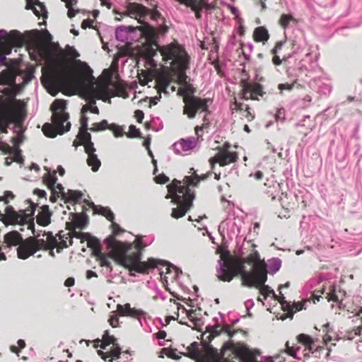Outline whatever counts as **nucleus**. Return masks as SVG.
<instances>
[{"label": "nucleus", "instance_id": "obj_6", "mask_svg": "<svg viewBox=\"0 0 362 362\" xmlns=\"http://www.w3.org/2000/svg\"><path fill=\"white\" fill-rule=\"evenodd\" d=\"M163 60H171V71L177 76V83L186 85L187 76L186 70L189 68V57L182 46L177 42H172L160 49Z\"/></svg>", "mask_w": 362, "mask_h": 362}, {"label": "nucleus", "instance_id": "obj_54", "mask_svg": "<svg viewBox=\"0 0 362 362\" xmlns=\"http://www.w3.org/2000/svg\"><path fill=\"white\" fill-rule=\"evenodd\" d=\"M109 129L112 132L115 137H120L124 134V132L122 127L115 123H112L110 124Z\"/></svg>", "mask_w": 362, "mask_h": 362}, {"label": "nucleus", "instance_id": "obj_42", "mask_svg": "<svg viewBox=\"0 0 362 362\" xmlns=\"http://www.w3.org/2000/svg\"><path fill=\"white\" fill-rule=\"evenodd\" d=\"M313 339V337L306 334H300L296 337L297 342L305 346V351L310 346Z\"/></svg>", "mask_w": 362, "mask_h": 362}, {"label": "nucleus", "instance_id": "obj_8", "mask_svg": "<svg viewBox=\"0 0 362 362\" xmlns=\"http://www.w3.org/2000/svg\"><path fill=\"white\" fill-rule=\"evenodd\" d=\"M36 205L31 203L25 210L16 211L13 206H6L5 214L0 211V220H2L6 225H24L28 224V228L34 227L33 215L35 211ZM2 247L0 245V261L6 260V257L4 252H1Z\"/></svg>", "mask_w": 362, "mask_h": 362}, {"label": "nucleus", "instance_id": "obj_28", "mask_svg": "<svg viewBox=\"0 0 362 362\" xmlns=\"http://www.w3.org/2000/svg\"><path fill=\"white\" fill-rule=\"evenodd\" d=\"M97 353L104 361L112 362L113 359H117L120 357L121 348L118 344L112 346V349L109 352H104L102 350H98Z\"/></svg>", "mask_w": 362, "mask_h": 362}, {"label": "nucleus", "instance_id": "obj_60", "mask_svg": "<svg viewBox=\"0 0 362 362\" xmlns=\"http://www.w3.org/2000/svg\"><path fill=\"white\" fill-rule=\"evenodd\" d=\"M297 84V81H295L291 83H280L278 85L279 90L282 92L283 90H291L295 85Z\"/></svg>", "mask_w": 362, "mask_h": 362}, {"label": "nucleus", "instance_id": "obj_39", "mask_svg": "<svg viewBox=\"0 0 362 362\" xmlns=\"http://www.w3.org/2000/svg\"><path fill=\"white\" fill-rule=\"evenodd\" d=\"M87 164L91 167V170L93 172H97L101 165V162L95 153L88 156Z\"/></svg>", "mask_w": 362, "mask_h": 362}, {"label": "nucleus", "instance_id": "obj_34", "mask_svg": "<svg viewBox=\"0 0 362 362\" xmlns=\"http://www.w3.org/2000/svg\"><path fill=\"white\" fill-rule=\"evenodd\" d=\"M82 197L83 194L81 191L68 189L67 192L66 193V197L63 199H64L65 202L76 203L80 199H81Z\"/></svg>", "mask_w": 362, "mask_h": 362}, {"label": "nucleus", "instance_id": "obj_13", "mask_svg": "<svg viewBox=\"0 0 362 362\" xmlns=\"http://www.w3.org/2000/svg\"><path fill=\"white\" fill-rule=\"evenodd\" d=\"M228 144H224L221 148H218V152L214 156L209 158V162L214 168V165L218 163L220 166L228 165L231 163L237 162L238 160V153L236 151L230 150Z\"/></svg>", "mask_w": 362, "mask_h": 362}, {"label": "nucleus", "instance_id": "obj_3", "mask_svg": "<svg viewBox=\"0 0 362 362\" xmlns=\"http://www.w3.org/2000/svg\"><path fill=\"white\" fill-rule=\"evenodd\" d=\"M246 245L241 257L233 255L228 250H221L220 258L223 267L221 272H278L280 269L281 261L279 258H272L267 263L252 240L247 241Z\"/></svg>", "mask_w": 362, "mask_h": 362}, {"label": "nucleus", "instance_id": "obj_56", "mask_svg": "<svg viewBox=\"0 0 362 362\" xmlns=\"http://www.w3.org/2000/svg\"><path fill=\"white\" fill-rule=\"evenodd\" d=\"M281 308L284 311L287 312V317H293V315L294 314L293 311V306L292 304H291L289 302H281Z\"/></svg>", "mask_w": 362, "mask_h": 362}, {"label": "nucleus", "instance_id": "obj_50", "mask_svg": "<svg viewBox=\"0 0 362 362\" xmlns=\"http://www.w3.org/2000/svg\"><path fill=\"white\" fill-rule=\"evenodd\" d=\"M258 288L259 290V293L263 296L264 300H266L267 298L271 294L273 295L274 298L276 297V294H275L274 290H272L269 286L265 285L264 284L262 286H260Z\"/></svg>", "mask_w": 362, "mask_h": 362}, {"label": "nucleus", "instance_id": "obj_32", "mask_svg": "<svg viewBox=\"0 0 362 362\" xmlns=\"http://www.w3.org/2000/svg\"><path fill=\"white\" fill-rule=\"evenodd\" d=\"M93 206V211L95 213L98 214L105 216L108 221L112 222L115 219V214L108 206H95L93 203H91Z\"/></svg>", "mask_w": 362, "mask_h": 362}, {"label": "nucleus", "instance_id": "obj_25", "mask_svg": "<svg viewBox=\"0 0 362 362\" xmlns=\"http://www.w3.org/2000/svg\"><path fill=\"white\" fill-rule=\"evenodd\" d=\"M117 310L122 316H129L134 318H139L144 315L141 310L131 308L129 303H126L124 305L118 304L117 305Z\"/></svg>", "mask_w": 362, "mask_h": 362}, {"label": "nucleus", "instance_id": "obj_14", "mask_svg": "<svg viewBox=\"0 0 362 362\" xmlns=\"http://www.w3.org/2000/svg\"><path fill=\"white\" fill-rule=\"evenodd\" d=\"M209 98L202 99L200 98L185 97L183 102L185 103L183 112L187 115L189 119L195 117L198 111L205 112L208 110Z\"/></svg>", "mask_w": 362, "mask_h": 362}, {"label": "nucleus", "instance_id": "obj_5", "mask_svg": "<svg viewBox=\"0 0 362 362\" xmlns=\"http://www.w3.org/2000/svg\"><path fill=\"white\" fill-rule=\"evenodd\" d=\"M200 177L194 174V176H185L184 183L174 179L167 186L168 194L166 199H171L172 202L177 205L176 208L172 209L171 216L178 219L185 216L193 206V200L195 194L189 188L190 186L196 187L200 182Z\"/></svg>", "mask_w": 362, "mask_h": 362}, {"label": "nucleus", "instance_id": "obj_61", "mask_svg": "<svg viewBox=\"0 0 362 362\" xmlns=\"http://www.w3.org/2000/svg\"><path fill=\"white\" fill-rule=\"evenodd\" d=\"M86 153L88 156L95 154L96 149L94 147V144L92 141L83 144Z\"/></svg>", "mask_w": 362, "mask_h": 362}, {"label": "nucleus", "instance_id": "obj_55", "mask_svg": "<svg viewBox=\"0 0 362 362\" xmlns=\"http://www.w3.org/2000/svg\"><path fill=\"white\" fill-rule=\"evenodd\" d=\"M102 339L109 345L115 346L117 344V339L113 335H110L108 331H105L103 334Z\"/></svg>", "mask_w": 362, "mask_h": 362}, {"label": "nucleus", "instance_id": "obj_33", "mask_svg": "<svg viewBox=\"0 0 362 362\" xmlns=\"http://www.w3.org/2000/svg\"><path fill=\"white\" fill-rule=\"evenodd\" d=\"M188 6L194 11L197 19H200L202 18L201 11L203 8H209V5L205 0H195Z\"/></svg>", "mask_w": 362, "mask_h": 362}, {"label": "nucleus", "instance_id": "obj_7", "mask_svg": "<svg viewBox=\"0 0 362 362\" xmlns=\"http://www.w3.org/2000/svg\"><path fill=\"white\" fill-rule=\"evenodd\" d=\"M66 105L65 100L59 99L52 103L50 107L52 112V124L45 123L42 129L46 136L54 138L57 134L62 135L69 131L71 123L67 122L69 115L65 112Z\"/></svg>", "mask_w": 362, "mask_h": 362}, {"label": "nucleus", "instance_id": "obj_17", "mask_svg": "<svg viewBox=\"0 0 362 362\" xmlns=\"http://www.w3.org/2000/svg\"><path fill=\"white\" fill-rule=\"evenodd\" d=\"M23 119L21 118V112L18 110L1 111L0 112V131L2 133H8V127L11 123H21Z\"/></svg>", "mask_w": 362, "mask_h": 362}, {"label": "nucleus", "instance_id": "obj_26", "mask_svg": "<svg viewBox=\"0 0 362 362\" xmlns=\"http://www.w3.org/2000/svg\"><path fill=\"white\" fill-rule=\"evenodd\" d=\"M25 8L26 9H31L37 17L42 16L43 18H47V17L45 6L38 0H28Z\"/></svg>", "mask_w": 362, "mask_h": 362}, {"label": "nucleus", "instance_id": "obj_40", "mask_svg": "<svg viewBox=\"0 0 362 362\" xmlns=\"http://www.w3.org/2000/svg\"><path fill=\"white\" fill-rule=\"evenodd\" d=\"M76 228L72 227V226H68L67 229H69L71 232L69 234V245H71L73 243L72 238H76L78 239H81V242L85 240L86 237L87 236L88 233H82V232H78L76 230Z\"/></svg>", "mask_w": 362, "mask_h": 362}, {"label": "nucleus", "instance_id": "obj_37", "mask_svg": "<svg viewBox=\"0 0 362 362\" xmlns=\"http://www.w3.org/2000/svg\"><path fill=\"white\" fill-rule=\"evenodd\" d=\"M206 332L209 334L206 337V341L211 342L216 337L218 336L221 333V327L219 325L215 326H207L206 327Z\"/></svg>", "mask_w": 362, "mask_h": 362}, {"label": "nucleus", "instance_id": "obj_18", "mask_svg": "<svg viewBox=\"0 0 362 362\" xmlns=\"http://www.w3.org/2000/svg\"><path fill=\"white\" fill-rule=\"evenodd\" d=\"M281 191V184L274 177L267 178L262 188L263 199L265 201H274Z\"/></svg>", "mask_w": 362, "mask_h": 362}, {"label": "nucleus", "instance_id": "obj_31", "mask_svg": "<svg viewBox=\"0 0 362 362\" xmlns=\"http://www.w3.org/2000/svg\"><path fill=\"white\" fill-rule=\"evenodd\" d=\"M171 82L170 76L167 75H162L156 79V89L158 93L160 94L161 92L166 93L167 88Z\"/></svg>", "mask_w": 362, "mask_h": 362}, {"label": "nucleus", "instance_id": "obj_24", "mask_svg": "<svg viewBox=\"0 0 362 362\" xmlns=\"http://www.w3.org/2000/svg\"><path fill=\"white\" fill-rule=\"evenodd\" d=\"M330 340L331 337L329 336L325 337L323 338L322 345H320V341L317 339H314L310 346L307 348L306 351L313 354L315 358H320L322 353L326 350L325 345Z\"/></svg>", "mask_w": 362, "mask_h": 362}, {"label": "nucleus", "instance_id": "obj_4", "mask_svg": "<svg viewBox=\"0 0 362 362\" xmlns=\"http://www.w3.org/2000/svg\"><path fill=\"white\" fill-rule=\"evenodd\" d=\"M187 356L196 359L197 362H235L233 358H239L240 362H255L258 351L250 349L242 342L235 343L230 340L226 342L221 350V353L213 347H209L204 355H201L198 344L193 342L187 348Z\"/></svg>", "mask_w": 362, "mask_h": 362}, {"label": "nucleus", "instance_id": "obj_44", "mask_svg": "<svg viewBox=\"0 0 362 362\" xmlns=\"http://www.w3.org/2000/svg\"><path fill=\"white\" fill-rule=\"evenodd\" d=\"M177 144L180 146L181 149L184 151H187L193 148L196 144L195 139L194 138L188 139H181Z\"/></svg>", "mask_w": 362, "mask_h": 362}, {"label": "nucleus", "instance_id": "obj_21", "mask_svg": "<svg viewBox=\"0 0 362 362\" xmlns=\"http://www.w3.org/2000/svg\"><path fill=\"white\" fill-rule=\"evenodd\" d=\"M46 235V240L43 238L39 239L33 236L30 237L33 247H35V252L40 250H48L49 248L55 247L57 245V239L52 235V233L49 232L47 233Z\"/></svg>", "mask_w": 362, "mask_h": 362}, {"label": "nucleus", "instance_id": "obj_62", "mask_svg": "<svg viewBox=\"0 0 362 362\" xmlns=\"http://www.w3.org/2000/svg\"><path fill=\"white\" fill-rule=\"evenodd\" d=\"M299 346L295 347L294 346H290L289 341H287L286 344V353L293 357H296V351L299 350Z\"/></svg>", "mask_w": 362, "mask_h": 362}, {"label": "nucleus", "instance_id": "obj_52", "mask_svg": "<svg viewBox=\"0 0 362 362\" xmlns=\"http://www.w3.org/2000/svg\"><path fill=\"white\" fill-rule=\"evenodd\" d=\"M288 42L289 47L292 52L288 53L287 55H284V59H288L291 58L299 49V45H298L296 40H289Z\"/></svg>", "mask_w": 362, "mask_h": 362}, {"label": "nucleus", "instance_id": "obj_51", "mask_svg": "<svg viewBox=\"0 0 362 362\" xmlns=\"http://www.w3.org/2000/svg\"><path fill=\"white\" fill-rule=\"evenodd\" d=\"M217 279L223 282H230L234 277H238L235 273H218Z\"/></svg>", "mask_w": 362, "mask_h": 362}, {"label": "nucleus", "instance_id": "obj_11", "mask_svg": "<svg viewBox=\"0 0 362 362\" xmlns=\"http://www.w3.org/2000/svg\"><path fill=\"white\" fill-rule=\"evenodd\" d=\"M124 29L128 33H133L136 29L141 31V35L146 38V42L152 46H157V40L158 35H164L168 33L169 27L166 25H162L157 29L150 25L147 23H144L143 25L134 28L133 26L124 27Z\"/></svg>", "mask_w": 362, "mask_h": 362}, {"label": "nucleus", "instance_id": "obj_1", "mask_svg": "<svg viewBox=\"0 0 362 362\" xmlns=\"http://www.w3.org/2000/svg\"><path fill=\"white\" fill-rule=\"evenodd\" d=\"M67 57L74 59L79 57V53L74 47L66 45L64 49H60L56 54L47 79L50 88L49 93L53 96L56 95L60 88H67L74 81L84 84L94 79L91 69L80 60L76 62L79 66L76 67L77 75L74 77L71 73L73 63Z\"/></svg>", "mask_w": 362, "mask_h": 362}, {"label": "nucleus", "instance_id": "obj_45", "mask_svg": "<svg viewBox=\"0 0 362 362\" xmlns=\"http://www.w3.org/2000/svg\"><path fill=\"white\" fill-rule=\"evenodd\" d=\"M110 124L106 119H103L100 122L93 123L92 127L89 129L91 132H100L105 129H109Z\"/></svg>", "mask_w": 362, "mask_h": 362}, {"label": "nucleus", "instance_id": "obj_38", "mask_svg": "<svg viewBox=\"0 0 362 362\" xmlns=\"http://www.w3.org/2000/svg\"><path fill=\"white\" fill-rule=\"evenodd\" d=\"M15 83V76L10 71H4L0 74L1 85H12Z\"/></svg>", "mask_w": 362, "mask_h": 362}, {"label": "nucleus", "instance_id": "obj_27", "mask_svg": "<svg viewBox=\"0 0 362 362\" xmlns=\"http://www.w3.org/2000/svg\"><path fill=\"white\" fill-rule=\"evenodd\" d=\"M52 212L48 205H43L36 216V222L41 226H47L51 223Z\"/></svg>", "mask_w": 362, "mask_h": 362}, {"label": "nucleus", "instance_id": "obj_47", "mask_svg": "<svg viewBox=\"0 0 362 362\" xmlns=\"http://www.w3.org/2000/svg\"><path fill=\"white\" fill-rule=\"evenodd\" d=\"M288 195L286 193L281 192V196L279 197V202L283 209L290 210L293 208L294 203L288 201Z\"/></svg>", "mask_w": 362, "mask_h": 362}, {"label": "nucleus", "instance_id": "obj_64", "mask_svg": "<svg viewBox=\"0 0 362 362\" xmlns=\"http://www.w3.org/2000/svg\"><path fill=\"white\" fill-rule=\"evenodd\" d=\"M221 332H224V333H226L229 337H233L236 332L232 329V327L230 326V325H225L223 326V327H221Z\"/></svg>", "mask_w": 362, "mask_h": 362}, {"label": "nucleus", "instance_id": "obj_41", "mask_svg": "<svg viewBox=\"0 0 362 362\" xmlns=\"http://www.w3.org/2000/svg\"><path fill=\"white\" fill-rule=\"evenodd\" d=\"M326 298L329 302L333 301L339 303H341L342 302V297L337 294L336 288L334 286H330L329 292L327 293Z\"/></svg>", "mask_w": 362, "mask_h": 362}, {"label": "nucleus", "instance_id": "obj_53", "mask_svg": "<svg viewBox=\"0 0 362 362\" xmlns=\"http://www.w3.org/2000/svg\"><path fill=\"white\" fill-rule=\"evenodd\" d=\"M108 82L110 83L109 86L110 84H112L111 80H110V74H109L107 81H105V83H108ZM112 86L115 87V90L117 91V95L122 96L126 93L125 88L119 83H112Z\"/></svg>", "mask_w": 362, "mask_h": 362}, {"label": "nucleus", "instance_id": "obj_12", "mask_svg": "<svg viewBox=\"0 0 362 362\" xmlns=\"http://www.w3.org/2000/svg\"><path fill=\"white\" fill-rule=\"evenodd\" d=\"M240 86L241 87L240 95L246 100H259V98H263L266 94L263 86L258 82L249 81L246 78H243L240 81Z\"/></svg>", "mask_w": 362, "mask_h": 362}, {"label": "nucleus", "instance_id": "obj_20", "mask_svg": "<svg viewBox=\"0 0 362 362\" xmlns=\"http://www.w3.org/2000/svg\"><path fill=\"white\" fill-rule=\"evenodd\" d=\"M150 8L135 2L129 3L127 6L126 12L128 16L135 19H137L139 23L144 24L141 18L148 16Z\"/></svg>", "mask_w": 362, "mask_h": 362}, {"label": "nucleus", "instance_id": "obj_35", "mask_svg": "<svg viewBox=\"0 0 362 362\" xmlns=\"http://www.w3.org/2000/svg\"><path fill=\"white\" fill-rule=\"evenodd\" d=\"M57 172L53 171L52 173H48L44 175L42 177L43 183L46 185L48 189L50 190L54 189L53 187H54V185L57 182Z\"/></svg>", "mask_w": 362, "mask_h": 362}, {"label": "nucleus", "instance_id": "obj_36", "mask_svg": "<svg viewBox=\"0 0 362 362\" xmlns=\"http://www.w3.org/2000/svg\"><path fill=\"white\" fill-rule=\"evenodd\" d=\"M296 24L297 21L296 19L291 14H286L284 13L281 16L279 20V24L281 27H282L284 29H286L288 27L290 23Z\"/></svg>", "mask_w": 362, "mask_h": 362}, {"label": "nucleus", "instance_id": "obj_2", "mask_svg": "<svg viewBox=\"0 0 362 362\" xmlns=\"http://www.w3.org/2000/svg\"><path fill=\"white\" fill-rule=\"evenodd\" d=\"M107 249L110 250L112 260L127 269L129 272H146L147 269H161L165 267L166 272H182L178 267L168 261L148 258L146 262H141L142 243L136 239L133 245L122 243L112 236L106 239Z\"/></svg>", "mask_w": 362, "mask_h": 362}, {"label": "nucleus", "instance_id": "obj_16", "mask_svg": "<svg viewBox=\"0 0 362 362\" xmlns=\"http://www.w3.org/2000/svg\"><path fill=\"white\" fill-rule=\"evenodd\" d=\"M241 280V285L248 288H259L267 280L268 273H235Z\"/></svg>", "mask_w": 362, "mask_h": 362}, {"label": "nucleus", "instance_id": "obj_57", "mask_svg": "<svg viewBox=\"0 0 362 362\" xmlns=\"http://www.w3.org/2000/svg\"><path fill=\"white\" fill-rule=\"evenodd\" d=\"M141 132L134 125H130L129 127V132L126 133V136L128 138H137L141 136Z\"/></svg>", "mask_w": 362, "mask_h": 362}, {"label": "nucleus", "instance_id": "obj_58", "mask_svg": "<svg viewBox=\"0 0 362 362\" xmlns=\"http://www.w3.org/2000/svg\"><path fill=\"white\" fill-rule=\"evenodd\" d=\"M111 228H112V235L111 236H112L114 238H115V236L118 235L124 231V230L121 228V227L119 226V224L115 223L114 221H112V222H111Z\"/></svg>", "mask_w": 362, "mask_h": 362}, {"label": "nucleus", "instance_id": "obj_46", "mask_svg": "<svg viewBox=\"0 0 362 362\" xmlns=\"http://www.w3.org/2000/svg\"><path fill=\"white\" fill-rule=\"evenodd\" d=\"M178 92L184 97H192L195 92V88L189 83L184 85V87L180 88Z\"/></svg>", "mask_w": 362, "mask_h": 362}, {"label": "nucleus", "instance_id": "obj_22", "mask_svg": "<svg viewBox=\"0 0 362 362\" xmlns=\"http://www.w3.org/2000/svg\"><path fill=\"white\" fill-rule=\"evenodd\" d=\"M24 240L21 234L16 230H13L6 233L4 236L2 250H6L12 247H18Z\"/></svg>", "mask_w": 362, "mask_h": 362}, {"label": "nucleus", "instance_id": "obj_48", "mask_svg": "<svg viewBox=\"0 0 362 362\" xmlns=\"http://www.w3.org/2000/svg\"><path fill=\"white\" fill-rule=\"evenodd\" d=\"M77 138L83 145L91 141V135L88 132V130H83L82 129H79Z\"/></svg>", "mask_w": 362, "mask_h": 362}, {"label": "nucleus", "instance_id": "obj_9", "mask_svg": "<svg viewBox=\"0 0 362 362\" xmlns=\"http://www.w3.org/2000/svg\"><path fill=\"white\" fill-rule=\"evenodd\" d=\"M109 82L101 83L94 87L93 83L87 86L83 91V98L90 104V112L94 114H99V109L95 106V100H102L104 102L110 103V98L115 95H110L109 92Z\"/></svg>", "mask_w": 362, "mask_h": 362}, {"label": "nucleus", "instance_id": "obj_43", "mask_svg": "<svg viewBox=\"0 0 362 362\" xmlns=\"http://www.w3.org/2000/svg\"><path fill=\"white\" fill-rule=\"evenodd\" d=\"M66 226L82 229L85 226V219L82 216L76 214L72 222L67 223Z\"/></svg>", "mask_w": 362, "mask_h": 362}, {"label": "nucleus", "instance_id": "obj_59", "mask_svg": "<svg viewBox=\"0 0 362 362\" xmlns=\"http://www.w3.org/2000/svg\"><path fill=\"white\" fill-rule=\"evenodd\" d=\"M286 40H280V41H278L275 43V45L274 47H273V49L271 50V54H279L283 47L284 46V45L286 44Z\"/></svg>", "mask_w": 362, "mask_h": 362}, {"label": "nucleus", "instance_id": "obj_29", "mask_svg": "<svg viewBox=\"0 0 362 362\" xmlns=\"http://www.w3.org/2000/svg\"><path fill=\"white\" fill-rule=\"evenodd\" d=\"M270 35L268 30L264 26H259L255 28L252 34L253 40L256 42L265 44L269 39Z\"/></svg>", "mask_w": 362, "mask_h": 362}, {"label": "nucleus", "instance_id": "obj_19", "mask_svg": "<svg viewBox=\"0 0 362 362\" xmlns=\"http://www.w3.org/2000/svg\"><path fill=\"white\" fill-rule=\"evenodd\" d=\"M230 109L232 115L239 114L240 118H245L247 122H251L255 119L254 111L249 107L248 105L242 103H238L236 98H234L231 101Z\"/></svg>", "mask_w": 362, "mask_h": 362}, {"label": "nucleus", "instance_id": "obj_15", "mask_svg": "<svg viewBox=\"0 0 362 362\" xmlns=\"http://www.w3.org/2000/svg\"><path fill=\"white\" fill-rule=\"evenodd\" d=\"M85 240L87 242V246L92 250L93 254L99 262L100 265L112 269L110 267V259H112L110 251L109 252L108 255L102 252L99 240L95 237L91 236L88 233L87 234Z\"/></svg>", "mask_w": 362, "mask_h": 362}, {"label": "nucleus", "instance_id": "obj_63", "mask_svg": "<svg viewBox=\"0 0 362 362\" xmlns=\"http://www.w3.org/2000/svg\"><path fill=\"white\" fill-rule=\"evenodd\" d=\"M154 180L158 184H165L169 181V177H167L165 174L162 173L156 175L154 177Z\"/></svg>", "mask_w": 362, "mask_h": 362}, {"label": "nucleus", "instance_id": "obj_10", "mask_svg": "<svg viewBox=\"0 0 362 362\" xmlns=\"http://www.w3.org/2000/svg\"><path fill=\"white\" fill-rule=\"evenodd\" d=\"M25 40L21 33L13 30L8 33L4 30H0V51L8 55L11 53L13 47H21L25 45Z\"/></svg>", "mask_w": 362, "mask_h": 362}, {"label": "nucleus", "instance_id": "obj_23", "mask_svg": "<svg viewBox=\"0 0 362 362\" xmlns=\"http://www.w3.org/2000/svg\"><path fill=\"white\" fill-rule=\"evenodd\" d=\"M33 243L30 237L24 239L22 243L16 248L18 258L26 259L33 256L35 252Z\"/></svg>", "mask_w": 362, "mask_h": 362}, {"label": "nucleus", "instance_id": "obj_49", "mask_svg": "<svg viewBox=\"0 0 362 362\" xmlns=\"http://www.w3.org/2000/svg\"><path fill=\"white\" fill-rule=\"evenodd\" d=\"M66 4V7L68 8L67 16L69 18H74L76 11L72 8V6L77 3V0H62Z\"/></svg>", "mask_w": 362, "mask_h": 362}, {"label": "nucleus", "instance_id": "obj_30", "mask_svg": "<svg viewBox=\"0 0 362 362\" xmlns=\"http://www.w3.org/2000/svg\"><path fill=\"white\" fill-rule=\"evenodd\" d=\"M160 281L166 291H171L170 286L177 279L179 273H159Z\"/></svg>", "mask_w": 362, "mask_h": 362}]
</instances>
